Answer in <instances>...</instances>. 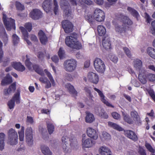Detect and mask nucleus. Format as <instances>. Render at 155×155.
<instances>
[{"label":"nucleus","mask_w":155,"mask_h":155,"mask_svg":"<svg viewBox=\"0 0 155 155\" xmlns=\"http://www.w3.org/2000/svg\"><path fill=\"white\" fill-rule=\"evenodd\" d=\"M139 79L141 83L143 84H145L147 82V78L145 77V74H142L140 73L138 75Z\"/></svg>","instance_id":"ea45409f"},{"label":"nucleus","mask_w":155,"mask_h":155,"mask_svg":"<svg viewBox=\"0 0 155 155\" xmlns=\"http://www.w3.org/2000/svg\"><path fill=\"white\" fill-rule=\"evenodd\" d=\"M15 6L17 9L18 10L22 11L25 8L24 6L19 2H16Z\"/></svg>","instance_id":"de8ad7c7"},{"label":"nucleus","mask_w":155,"mask_h":155,"mask_svg":"<svg viewBox=\"0 0 155 155\" xmlns=\"http://www.w3.org/2000/svg\"><path fill=\"white\" fill-rule=\"evenodd\" d=\"M148 54L153 58L155 59V49L151 48L148 47L147 49Z\"/></svg>","instance_id":"e433bc0d"},{"label":"nucleus","mask_w":155,"mask_h":155,"mask_svg":"<svg viewBox=\"0 0 155 155\" xmlns=\"http://www.w3.org/2000/svg\"><path fill=\"white\" fill-rule=\"evenodd\" d=\"M94 120V118L93 115L90 113H87V115L85 118L86 122L91 123L93 122Z\"/></svg>","instance_id":"f704fd0d"},{"label":"nucleus","mask_w":155,"mask_h":155,"mask_svg":"<svg viewBox=\"0 0 155 155\" xmlns=\"http://www.w3.org/2000/svg\"><path fill=\"white\" fill-rule=\"evenodd\" d=\"M12 65L13 68L18 71L22 72L25 70V66L20 62H13Z\"/></svg>","instance_id":"412c9836"},{"label":"nucleus","mask_w":155,"mask_h":155,"mask_svg":"<svg viewBox=\"0 0 155 155\" xmlns=\"http://www.w3.org/2000/svg\"><path fill=\"white\" fill-rule=\"evenodd\" d=\"M64 67L67 71L72 72L75 70L77 66V61L74 59L68 60L64 63Z\"/></svg>","instance_id":"423d86ee"},{"label":"nucleus","mask_w":155,"mask_h":155,"mask_svg":"<svg viewBox=\"0 0 155 155\" xmlns=\"http://www.w3.org/2000/svg\"><path fill=\"white\" fill-rule=\"evenodd\" d=\"M95 143L94 141L92 140L91 139L88 138L84 140H82V145L83 147L84 148H90L92 147L94 145Z\"/></svg>","instance_id":"6ab92c4d"},{"label":"nucleus","mask_w":155,"mask_h":155,"mask_svg":"<svg viewBox=\"0 0 155 155\" xmlns=\"http://www.w3.org/2000/svg\"><path fill=\"white\" fill-rule=\"evenodd\" d=\"M16 89V83L14 82L10 85L7 89L4 90V94L5 95H9L12 92H14Z\"/></svg>","instance_id":"5701e85b"},{"label":"nucleus","mask_w":155,"mask_h":155,"mask_svg":"<svg viewBox=\"0 0 155 155\" xmlns=\"http://www.w3.org/2000/svg\"><path fill=\"white\" fill-rule=\"evenodd\" d=\"M87 134L90 137L96 140L98 137V134L96 130L91 128L88 127L87 129Z\"/></svg>","instance_id":"dca6fc26"},{"label":"nucleus","mask_w":155,"mask_h":155,"mask_svg":"<svg viewBox=\"0 0 155 155\" xmlns=\"http://www.w3.org/2000/svg\"><path fill=\"white\" fill-rule=\"evenodd\" d=\"M106 38L105 37L102 40L103 46L106 50L110 49L111 47L110 39L107 38L106 39Z\"/></svg>","instance_id":"393cba45"},{"label":"nucleus","mask_w":155,"mask_h":155,"mask_svg":"<svg viewBox=\"0 0 155 155\" xmlns=\"http://www.w3.org/2000/svg\"><path fill=\"white\" fill-rule=\"evenodd\" d=\"M52 61L55 63H58L59 61V58L56 55H54L51 58Z\"/></svg>","instance_id":"bf43d9fd"},{"label":"nucleus","mask_w":155,"mask_h":155,"mask_svg":"<svg viewBox=\"0 0 155 155\" xmlns=\"http://www.w3.org/2000/svg\"><path fill=\"white\" fill-rule=\"evenodd\" d=\"M52 0H45L42 3V7L47 12H49L52 8Z\"/></svg>","instance_id":"f3484780"},{"label":"nucleus","mask_w":155,"mask_h":155,"mask_svg":"<svg viewBox=\"0 0 155 155\" xmlns=\"http://www.w3.org/2000/svg\"><path fill=\"white\" fill-rule=\"evenodd\" d=\"M44 71L49 80L53 78L51 73L47 69H45Z\"/></svg>","instance_id":"0e129e2a"},{"label":"nucleus","mask_w":155,"mask_h":155,"mask_svg":"<svg viewBox=\"0 0 155 155\" xmlns=\"http://www.w3.org/2000/svg\"><path fill=\"white\" fill-rule=\"evenodd\" d=\"M2 30L4 33L3 35L2 36V41L4 44L6 45L8 43V37L5 30L4 28H2Z\"/></svg>","instance_id":"37998d69"},{"label":"nucleus","mask_w":155,"mask_h":155,"mask_svg":"<svg viewBox=\"0 0 155 155\" xmlns=\"http://www.w3.org/2000/svg\"><path fill=\"white\" fill-rule=\"evenodd\" d=\"M150 96L155 102V95L154 91L152 90H150L148 91Z\"/></svg>","instance_id":"052dcab7"},{"label":"nucleus","mask_w":155,"mask_h":155,"mask_svg":"<svg viewBox=\"0 0 155 155\" xmlns=\"http://www.w3.org/2000/svg\"><path fill=\"white\" fill-rule=\"evenodd\" d=\"M30 17L34 20H37L42 18V13L39 9H35L30 13Z\"/></svg>","instance_id":"4468645a"},{"label":"nucleus","mask_w":155,"mask_h":155,"mask_svg":"<svg viewBox=\"0 0 155 155\" xmlns=\"http://www.w3.org/2000/svg\"><path fill=\"white\" fill-rule=\"evenodd\" d=\"M3 23L7 31H10L12 28L15 29V20L11 18H8L5 14H3L2 18Z\"/></svg>","instance_id":"39448f33"},{"label":"nucleus","mask_w":155,"mask_h":155,"mask_svg":"<svg viewBox=\"0 0 155 155\" xmlns=\"http://www.w3.org/2000/svg\"><path fill=\"white\" fill-rule=\"evenodd\" d=\"M8 143L10 145H16L18 139L17 132L15 130L10 129L8 132Z\"/></svg>","instance_id":"20e7f679"},{"label":"nucleus","mask_w":155,"mask_h":155,"mask_svg":"<svg viewBox=\"0 0 155 155\" xmlns=\"http://www.w3.org/2000/svg\"><path fill=\"white\" fill-rule=\"evenodd\" d=\"M99 151L101 155H112L110 150L106 146L100 147Z\"/></svg>","instance_id":"aec40b11"},{"label":"nucleus","mask_w":155,"mask_h":155,"mask_svg":"<svg viewBox=\"0 0 155 155\" xmlns=\"http://www.w3.org/2000/svg\"><path fill=\"white\" fill-rule=\"evenodd\" d=\"M134 66L136 70H140L142 66V62L140 59H136L134 61Z\"/></svg>","instance_id":"2f4dec72"},{"label":"nucleus","mask_w":155,"mask_h":155,"mask_svg":"<svg viewBox=\"0 0 155 155\" xmlns=\"http://www.w3.org/2000/svg\"><path fill=\"white\" fill-rule=\"evenodd\" d=\"M26 59L25 62L26 66L29 69H31L32 67L33 70L35 72L41 76H44V73L42 69H41L39 66L36 64H32V63L30 61V58L28 55H26Z\"/></svg>","instance_id":"7ed1b4c3"},{"label":"nucleus","mask_w":155,"mask_h":155,"mask_svg":"<svg viewBox=\"0 0 155 155\" xmlns=\"http://www.w3.org/2000/svg\"><path fill=\"white\" fill-rule=\"evenodd\" d=\"M15 101L17 104H19L20 103V93L19 92L15 94L12 99L8 102V105L10 109H12L14 108L15 105Z\"/></svg>","instance_id":"9b49d317"},{"label":"nucleus","mask_w":155,"mask_h":155,"mask_svg":"<svg viewBox=\"0 0 155 155\" xmlns=\"http://www.w3.org/2000/svg\"><path fill=\"white\" fill-rule=\"evenodd\" d=\"M63 145V149L65 152H68V146L69 143L71 147L74 144L77 143L76 140L74 137H71V138H69L66 136H63L61 138Z\"/></svg>","instance_id":"f03ea898"},{"label":"nucleus","mask_w":155,"mask_h":155,"mask_svg":"<svg viewBox=\"0 0 155 155\" xmlns=\"http://www.w3.org/2000/svg\"><path fill=\"white\" fill-rule=\"evenodd\" d=\"M127 10L130 12L132 15L136 18L137 20H138V18L140 16V15L137 11L130 7H128Z\"/></svg>","instance_id":"cd10ccee"},{"label":"nucleus","mask_w":155,"mask_h":155,"mask_svg":"<svg viewBox=\"0 0 155 155\" xmlns=\"http://www.w3.org/2000/svg\"><path fill=\"white\" fill-rule=\"evenodd\" d=\"M94 65L95 70L98 72L103 73L105 69L104 62L100 58H96L94 62Z\"/></svg>","instance_id":"0eeeda50"},{"label":"nucleus","mask_w":155,"mask_h":155,"mask_svg":"<svg viewBox=\"0 0 155 155\" xmlns=\"http://www.w3.org/2000/svg\"><path fill=\"white\" fill-rule=\"evenodd\" d=\"M99 116L101 118L107 119L108 118L107 114L104 111V110H101V112L99 114Z\"/></svg>","instance_id":"09e8293b"},{"label":"nucleus","mask_w":155,"mask_h":155,"mask_svg":"<svg viewBox=\"0 0 155 155\" xmlns=\"http://www.w3.org/2000/svg\"><path fill=\"white\" fill-rule=\"evenodd\" d=\"M5 137V134L3 133H0V150L4 149L5 146L4 140Z\"/></svg>","instance_id":"7c9ffc66"},{"label":"nucleus","mask_w":155,"mask_h":155,"mask_svg":"<svg viewBox=\"0 0 155 155\" xmlns=\"http://www.w3.org/2000/svg\"><path fill=\"white\" fill-rule=\"evenodd\" d=\"M39 81L42 83L45 84L49 80L48 79L45 77H40L39 79Z\"/></svg>","instance_id":"69168bd1"},{"label":"nucleus","mask_w":155,"mask_h":155,"mask_svg":"<svg viewBox=\"0 0 155 155\" xmlns=\"http://www.w3.org/2000/svg\"><path fill=\"white\" fill-rule=\"evenodd\" d=\"M65 43L67 46L73 48L78 50L82 47L81 43L77 41V38L71 36L66 38Z\"/></svg>","instance_id":"f257e3e1"},{"label":"nucleus","mask_w":155,"mask_h":155,"mask_svg":"<svg viewBox=\"0 0 155 155\" xmlns=\"http://www.w3.org/2000/svg\"><path fill=\"white\" fill-rule=\"evenodd\" d=\"M122 114L124 120L125 122L129 124H132L133 121L128 114H125L124 112H123Z\"/></svg>","instance_id":"4c0bfd02"},{"label":"nucleus","mask_w":155,"mask_h":155,"mask_svg":"<svg viewBox=\"0 0 155 155\" xmlns=\"http://www.w3.org/2000/svg\"><path fill=\"white\" fill-rule=\"evenodd\" d=\"M12 82L11 77L6 76L1 81V84L2 86H4L6 84H9Z\"/></svg>","instance_id":"c756f323"},{"label":"nucleus","mask_w":155,"mask_h":155,"mask_svg":"<svg viewBox=\"0 0 155 155\" xmlns=\"http://www.w3.org/2000/svg\"><path fill=\"white\" fill-rule=\"evenodd\" d=\"M124 135L128 138L135 142L138 140V137L137 134L133 131L130 130H124Z\"/></svg>","instance_id":"f8f14e48"},{"label":"nucleus","mask_w":155,"mask_h":155,"mask_svg":"<svg viewBox=\"0 0 155 155\" xmlns=\"http://www.w3.org/2000/svg\"><path fill=\"white\" fill-rule=\"evenodd\" d=\"M150 30L152 35L155 36V20L151 22Z\"/></svg>","instance_id":"49530a36"},{"label":"nucleus","mask_w":155,"mask_h":155,"mask_svg":"<svg viewBox=\"0 0 155 155\" xmlns=\"http://www.w3.org/2000/svg\"><path fill=\"white\" fill-rule=\"evenodd\" d=\"M24 130L25 128L24 127L22 126L21 127V130L18 132L19 140L21 142H20L19 144L23 143L24 137Z\"/></svg>","instance_id":"473e14b6"},{"label":"nucleus","mask_w":155,"mask_h":155,"mask_svg":"<svg viewBox=\"0 0 155 155\" xmlns=\"http://www.w3.org/2000/svg\"><path fill=\"white\" fill-rule=\"evenodd\" d=\"M131 116L137 122H140V120L137 112L133 110L130 112Z\"/></svg>","instance_id":"c9c22d12"},{"label":"nucleus","mask_w":155,"mask_h":155,"mask_svg":"<svg viewBox=\"0 0 155 155\" xmlns=\"http://www.w3.org/2000/svg\"><path fill=\"white\" fill-rule=\"evenodd\" d=\"M81 2L88 5H90L92 4L93 2L90 0H81Z\"/></svg>","instance_id":"338daca9"},{"label":"nucleus","mask_w":155,"mask_h":155,"mask_svg":"<svg viewBox=\"0 0 155 155\" xmlns=\"http://www.w3.org/2000/svg\"><path fill=\"white\" fill-rule=\"evenodd\" d=\"M111 115L115 119L118 120L119 119L120 117V115L116 112H113Z\"/></svg>","instance_id":"6e6d98bb"},{"label":"nucleus","mask_w":155,"mask_h":155,"mask_svg":"<svg viewBox=\"0 0 155 155\" xmlns=\"http://www.w3.org/2000/svg\"><path fill=\"white\" fill-rule=\"evenodd\" d=\"M33 131L31 127H28L25 130L26 141L29 146L33 144Z\"/></svg>","instance_id":"9d476101"},{"label":"nucleus","mask_w":155,"mask_h":155,"mask_svg":"<svg viewBox=\"0 0 155 155\" xmlns=\"http://www.w3.org/2000/svg\"><path fill=\"white\" fill-rule=\"evenodd\" d=\"M41 148L42 152L45 155H52V153L48 147L42 145Z\"/></svg>","instance_id":"c85d7f7f"},{"label":"nucleus","mask_w":155,"mask_h":155,"mask_svg":"<svg viewBox=\"0 0 155 155\" xmlns=\"http://www.w3.org/2000/svg\"><path fill=\"white\" fill-rule=\"evenodd\" d=\"M116 31L120 34L125 33L127 31V27L124 25H118L115 27Z\"/></svg>","instance_id":"bb28decb"},{"label":"nucleus","mask_w":155,"mask_h":155,"mask_svg":"<svg viewBox=\"0 0 155 155\" xmlns=\"http://www.w3.org/2000/svg\"><path fill=\"white\" fill-rule=\"evenodd\" d=\"M102 135L104 138L105 139H108L110 137V135L107 132L104 131L102 133Z\"/></svg>","instance_id":"680f3d73"},{"label":"nucleus","mask_w":155,"mask_h":155,"mask_svg":"<svg viewBox=\"0 0 155 155\" xmlns=\"http://www.w3.org/2000/svg\"><path fill=\"white\" fill-rule=\"evenodd\" d=\"M53 2L54 5L53 11L55 14L56 15L58 12V6L56 0H54Z\"/></svg>","instance_id":"8fccbe9b"},{"label":"nucleus","mask_w":155,"mask_h":155,"mask_svg":"<svg viewBox=\"0 0 155 155\" xmlns=\"http://www.w3.org/2000/svg\"><path fill=\"white\" fill-rule=\"evenodd\" d=\"M47 127L49 134H51L54 131V126L52 124L48 123L47 124Z\"/></svg>","instance_id":"58836bf2"},{"label":"nucleus","mask_w":155,"mask_h":155,"mask_svg":"<svg viewBox=\"0 0 155 155\" xmlns=\"http://www.w3.org/2000/svg\"><path fill=\"white\" fill-rule=\"evenodd\" d=\"M86 20H87L90 23H92L94 21V19L91 15H88L85 16Z\"/></svg>","instance_id":"603ef678"},{"label":"nucleus","mask_w":155,"mask_h":155,"mask_svg":"<svg viewBox=\"0 0 155 155\" xmlns=\"http://www.w3.org/2000/svg\"><path fill=\"white\" fill-rule=\"evenodd\" d=\"M94 89L95 91H96L98 93L99 95L101 97V101H102L104 104H106L108 107H111L112 108H114V106L112 105L109 102L106 100L105 99L104 96L101 91L96 87H94Z\"/></svg>","instance_id":"a211bd4d"},{"label":"nucleus","mask_w":155,"mask_h":155,"mask_svg":"<svg viewBox=\"0 0 155 155\" xmlns=\"http://www.w3.org/2000/svg\"><path fill=\"white\" fill-rule=\"evenodd\" d=\"M31 40L35 42H38V40L36 36L35 35H31L30 38Z\"/></svg>","instance_id":"13d9d810"},{"label":"nucleus","mask_w":155,"mask_h":155,"mask_svg":"<svg viewBox=\"0 0 155 155\" xmlns=\"http://www.w3.org/2000/svg\"><path fill=\"white\" fill-rule=\"evenodd\" d=\"M2 43L0 41V62H1L2 60L3 55V52L2 49Z\"/></svg>","instance_id":"5fc2aeb1"},{"label":"nucleus","mask_w":155,"mask_h":155,"mask_svg":"<svg viewBox=\"0 0 155 155\" xmlns=\"http://www.w3.org/2000/svg\"><path fill=\"white\" fill-rule=\"evenodd\" d=\"M60 3V5L61 6H67L68 4V2L66 0H61Z\"/></svg>","instance_id":"e2e57ef3"},{"label":"nucleus","mask_w":155,"mask_h":155,"mask_svg":"<svg viewBox=\"0 0 155 155\" xmlns=\"http://www.w3.org/2000/svg\"><path fill=\"white\" fill-rule=\"evenodd\" d=\"M20 29L23 34V36L24 39L26 41L28 45H31V42L28 39V33L27 30L25 29V28L22 26L20 27Z\"/></svg>","instance_id":"4be33fe9"},{"label":"nucleus","mask_w":155,"mask_h":155,"mask_svg":"<svg viewBox=\"0 0 155 155\" xmlns=\"http://www.w3.org/2000/svg\"><path fill=\"white\" fill-rule=\"evenodd\" d=\"M26 122L30 124H32L34 122L33 118L31 116H28L27 117Z\"/></svg>","instance_id":"774afa93"},{"label":"nucleus","mask_w":155,"mask_h":155,"mask_svg":"<svg viewBox=\"0 0 155 155\" xmlns=\"http://www.w3.org/2000/svg\"><path fill=\"white\" fill-rule=\"evenodd\" d=\"M65 52L64 50L62 48H60L58 52V55L60 59H62L64 56Z\"/></svg>","instance_id":"a18cd8bd"},{"label":"nucleus","mask_w":155,"mask_h":155,"mask_svg":"<svg viewBox=\"0 0 155 155\" xmlns=\"http://www.w3.org/2000/svg\"><path fill=\"white\" fill-rule=\"evenodd\" d=\"M13 43L14 45H17L19 42V38L16 34H14L12 36Z\"/></svg>","instance_id":"c03bdc74"},{"label":"nucleus","mask_w":155,"mask_h":155,"mask_svg":"<svg viewBox=\"0 0 155 155\" xmlns=\"http://www.w3.org/2000/svg\"><path fill=\"white\" fill-rule=\"evenodd\" d=\"M87 78L91 82L95 84H97L99 81V79L98 75L92 72H89L88 73Z\"/></svg>","instance_id":"2eb2a0df"},{"label":"nucleus","mask_w":155,"mask_h":155,"mask_svg":"<svg viewBox=\"0 0 155 155\" xmlns=\"http://www.w3.org/2000/svg\"><path fill=\"white\" fill-rule=\"evenodd\" d=\"M123 49L129 58L131 57V54L129 49L126 47H124Z\"/></svg>","instance_id":"864d4df0"},{"label":"nucleus","mask_w":155,"mask_h":155,"mask_svg":"<svg viewBox=\"0 0 155 155\" xmlns=\"http://www.w3.org/2000/svg\"><path fill=\"white\" fill-rule=\"evenodd\" d=\"M99 36H104L106 33L105 28L102 25H99L97 28Z\"/></svg>","instance_id":"72a5a7b5"},{"label":"nucleus","mask_w":155,"mask_h":155,"mask_svg":"<svg viewBox=\"0 0 155 155\" xmlns=\"http://www.w3.org/2000/svg\"><path fill=\"white\" fill-rule=\"evenodd\" d=\"M108 126L113 128L119 131L122 130V128L117 124L111 122H108Z\"/></svg>","instance_id":"79ce46f5"},{"label":"nucleus","mask_w":155,"mask_h":155,"mask_svg":"<svg viewBox=\"0 0 155 155\" xmlns=\"http://www.w3.org/2000/svg\"><path fill=\"white\" fill-rule=\"evenodd\" d=\"M147 148L150 152L153 153H154L155 152L154 150L153 149L151 145L148 143L145 145Z\"/></svg>","instance_id":"4d7b16f0"},{"label":"nucleus","mask_w":155,"mask_h":155,"mask_svg":"<svg viewBox=\"0 0 155 155\" xmlns=\"http://www.w3.org/2000/svg\"><path fill=\"white\" fill-rule=\"evenodd\" d=\"M61 25L64 32L66 33L71 32L74 29V25L70 21L64 20L62 21Z\"/></svg>","instance_id":"6e6552de"},{"label":"nucleus","mask_w":155,"mask_h":155,"mask_svg":"<svg viewBox=\"0 0 155 155\" xmlns=\"http://www.w3.org/2000/svg\"><path fill=\"white\" fill-rule=\"evenodd\" d=\"M94 17L95 19L99 22L103 21L105 18V14L101 10L97 8L94 12Z\"/></svg>","instance_id":"1a4fd4ad"},{"label":"nucleus","mask_w":155,"mask_h":155,"mask_svg":"<svg viewBox=\"0 0 155 155\" xmlns=\"http://www.w3.org/2000/svg\"><path fill=\"white\" fill-rule=\"evenodd\" d=\"M65 87L68 89L69 93L72 95L73 96L75 97L77 96L78 92L73 85L70 84L68 83L65 85Z\"/></svg>","instance_id":"b1692460"},{"label":"nucleus","mask_w":155,"mask_h":155,"mask_svg":"<svg viewBox=\"0 0 155 155\" xmlns=\"http://www.w3.org/2000/svg\"><path fill=\"white\" fill-rule=\"evenodd\" d=\"M121 20L124 25L130 26L133 24V22L127 16L122 15L121 17Z\"/></svg>","instance_id":"a878e982"},{"label":"nucleus","mask_w":155,"mask_h":155,"mask_svg":"<svg viewBox=\"0 0 155 155\" xmlns=\"http://www.w3.org/2000/svg\"><path fill=\"white\" fill-rule=\"evenodd\" d=\"M38 36L41 44L46 45L48 41V38L45 33L40 30L38 33Z\"/></svg>","instance_id":"ddd939ff"},{"label":"nucleus","mask_w":155,"mask_h":155,"mask_svg":"<svg viewBox=\"0 0 155 155\" xmlns=\"http://www.w3.org/2000/svg\"><path fill=\"white\" fill-rule=\"evenodd\" d=\"M25 28L27 30V29L29 32H30L32 29V25L31 23L28 22L25 24Z\"/></svg>","instance_id":"3c124183"},{"label":"nucleus","mask_w":155,"mask_h":155,"mask_svg":"<svg viewBox=\"0 0 155 155\" xmlns=\"http://www.w3.org/2000/svg\"><path fill=\"white\" fill-rule=\"evenodd\" d=\"M145 77L147 80L150 82L155 81V74L151 73L145 74Z\"/></svg>","instance_id":"a19ab883"}]
</instances>
